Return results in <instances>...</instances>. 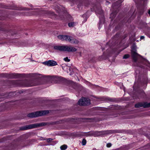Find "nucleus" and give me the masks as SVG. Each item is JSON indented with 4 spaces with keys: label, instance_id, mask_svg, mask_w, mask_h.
Returning a JSON list of instances; mask_svg holds the SVG:
<instances>
[{
    "label": "nucleus",
    "instance_id": "1",
    "mask_svg": "<svg viewBox=\"0 0 150 150\" xmlns=\"http://www.w3.org/2000/svg\"><path fill=\"white\" fill-rule=\"evenodd\" d=\"M47 123L45 122H42L39 123H35L21 127H20V130H26L40 127L45 126L47 125Z\"/></svg>",
    "mask_w": 150,
    "mask_h": 150
},
{
    "label": "nucleus",
    "instance_id": "2",
    "mask_svg": "<svg viewBox=\"0 0 150 150\" xmlns=\"http://www.w3.org/2000/svg\"><path fill=\"white\" fill-rule=\"evenodd\" d=\"M49 113V111L48 110H41L30 113L28 115V116L31 118L36 117L47 115Z\"/></svg>",
    "mask_w": 150,
    "mask_h": 150
},
{
    "label": "nucleus",
    "instance_id": "3",
    "mask_svg": "<svg viewBox=\"0 0 150 150\" xmlns=\"http://www.w3.org/2000/svg\"><path fill=\"white\" fill-rule=\"evenodd\" d=\"M78 103L80 105H88L90 104V101L88 98H82L79 100Z\"/></svg>",
    "mask_w": 150,
    "mask_h": 150
},
{
    "label": "nucleus",
    "instance_id": "4",
    "mask_svg": "<svg viewBox=\"0 0 150 150\" xmlns=\"http://www.w3.org/2000/svg\"><path fill=\"white\" fill-rule=\"evenodd\" d=\"M131 55L132 59L135 62L137 61L138 57L140 56V55L136 52V50L135 47H133L132 49Z\"/></svg>",
    "mask_w": 150,
    "mask_h": 150
},
{
    "label": "nucleus",
    "instance_id": "5",
    "mask_svg": "<svg viewBox=\"0 0 150 150\" xmlns=\"http://www.w3.org/2000/svg\"><path fill=\"white\" fill-rule=\"evenodd\" d=\"M45 64L47 65L48 66H54L57 65V62L54 60H49L46 61L44 62Z\"/></svg>",
    "mask_w": 150,
    "mask_h": 150
},
{
    "label": "nucleus",
    "instance_id": "6",
    "mask_svg": "<svg viewBox=\"0 0 150 150\" xmlns=\"http://www.w3.org/2000/svg\"><path fill=\"white\" fill-rule=\"evenodd\" d=\"M71 36L68 35H59L58 36L59 39L62 41L66 40L69 42Z\"/></svg>",
    "mask_w": 150,
    "mask_h": 150
},
{
    "label": "nucleus",
    "instance_id": "7",
    "mask_svg": "<svg viewBox=\"0 0 150 150\" xmlns=\"http://www.w3.org/2000/svg\"><path fill=\"white\" fill-rule=\"evenodd\" d=\"M115 131L113 130H110L109 131H100L99 132V135H104L105 134H110L114 133Z\"/></svg>",
    "mask_w": 150,
    "mask_h": 150
},
{
    "label": "nucleus",
    "instance_id": "8",
    "mask_svg": "<svg viewBox=\"0 0 150 150\" xmlns=\"http://www.w3.org/2000/svg\"><path fill=\"white\" fill-rule=\"evenodd\" d=\"M135 108H138L142 107H143L144 108H147V102H144V103H139L136 104L135 105Z\"/></svg>",
    "mask_w": 150,
    "mask_h": 150
},
{
    "label": "nucleus",
    "instance_id": "9",
    "mask_svg": "<svg viewBox=\"0 0 150 150\" xmlns=\"http://www.w3.org/2000/svg\"><path fill=\"white\" fill-rule=\"evenodd\" d=\"M59 77L57 76H52L50 77V80L54 82L57 83L59 82Z\"/></svg>",
    "mask_w": 150,
    "mask_h": 150
},
{
    "label": "nucleus",
    "instance_id": "10",
    "mask_svg": "<svg viewBox=\"0 0 150 150\" xmlns=\"http://www.w3.org/2000/svg\"><path fill=\"white\" fill-rule=\"evenodd\" d=\"M70 39H69V42L71 43L77 44L79 43V41L74 38H73L72 37H71Z\"/></svg>",
    "mask_w": 150,
    "mask_h": 150
},
{
    "label": "nucleus",
    "instance_id": "11",
    "mask_svg": "<svg viewBox=\"0 0 150 150\" xmlns=\"http://www.w3.org/2000/svg\"><path fill=\"white\" fill-rule=\"evenodd\" d=\"M63 46H55L54 47V49L60 51H63Z\"/></svg>",
    "mask_w": 150,
    "mask_h": 150
},
{
    "label": "nucleus",
    "instance_id": "12",
    "mask_svg": "<svg viewBox=\"0 0 150 150\" xmlns=\"http://www.w3.org/2000/svg\"><path fill=\"white\" fill-rule=\"evenodd\" d=\"M69 52H74L76 51H77V49L74 47L69 46Z\"/></svg>",
    "mask_w": 150,
    "mask_h": 150
},
{
    "label": "nucleus",
    "instance_id": "13",
    "mask_svg": "<svg viewBox=\"0 0 150 150\" xmlns=\"http://www.w3.org/2000/svg\"><path fill=\"white\" fill-rule=\"evenodd\" d=\"M69 46L67 45L63 46V51L69 52Z\"/></svg>",
    "mask_w": 150,
    "mask_h": 150
},
{
    "label": "nucleus",
    "instance_id": "14",
    "mask_svg": "<svg viewBox=\"0 0 150 150\" xmlns=\"http://www.w3.org/2000/svg\"><path fill=\"white\" fill-rule=\"evenodd\" d=\"M67 81V80L66 79L64 78L59 77V82H62V83H65Z\"/></svg>",
    "mask_w": 150,
    "mask_h": 150
},
{
    "label": "nucleus",
    "instance_id": "15",
    "mask_svg": "<svg viewBox=\"0 0 150 150\" xmlns=\"http://www.w3.org/2000/svg\"><path fill=\"white\" fill-rule=\"evenodd\" d=\"M67 146L66 145H64L60 147V148L62 150H64L67 149Z\"/></svg>",
    "mask_w": 150,
    "mask_h": 150
},
{
    "label": "nucleus",
    "instance_id": "16",
    "mask_svg": "<svg viewBox=\"0 0 150 150\" xmlns=\"http://www.w3.org/2000/svg\"><path fill=\"white\" fill-rule=\"evenodd\" d=\"M146 34L150 37V28H149L147 29V30L146 32Z\"/></svg>",
    "mask_w": 150,
    "mask_h": 150
},
{
    "label": "nucleus",
    "instance_id": "17",
    "mask_svg": "<svg viewBox=\"0 0 150 150\" xmlns=\"http://www.w3.org/2000/svg\"><path fill=\"white\" fill-rule=\"evenodd\" d=\"M129 57V55L128 54H126L123 57V59H126L128 58Z\"/></svg>",
    "mask_w": 150,
    "mask_h": 150
},
{
    "label": "nucleus",
    "instance_id": "18",
    "mask_svg": "<svg viewBox=\"0 0 150 150\" xmlns=\"http://www.w3.org/2000/svg\"><path fill=\"white\" fill-rule=\"evenodd\" d=\"M74 25V23H69L68 24V25H69V27H73Z\"/></svg>",
    "mask_w": 150,
    "mask_h": 150
},
{
    "label": "nucleus",
    "instance_id": "19",
    "mask_svg": "<svg viewBox=\"0 0 150 150\" xmlns=\"http://www.w3.org/2000/svg\"><path fill=\"white\" fill-rule=\"evenodd\" d=\"M86 140L85 139H83L82 141V144L83 145H85L86 143Z\"/></svg>",
    "mask_w": 150,
    "mask_h": 150
},
{
    "label": "nucleus",
    "instance_id": "20",
    "mask_svg": "<svg viewBox=\"0 0 150 150\" xmlns=\"http://www.w3.org/2000/svg\"><path fill=\"white\" fill-rule=\"evenodd\" d=\"M64 59L65 61L67 62H69L70 61V60L68 58V57H66L65 58H64Z\"/></svg>",
    "mask_w": 150,
    "mask_h": 150
},
{
    "label": "nucleus",
    "instance_id": "21",
    "mask_svg": "<svg viewBox=\"0 0 150 150\" xmlns=\"http://www.w3.org/2000/svg\"><path fill=\"white\" fill-rule=\"evenodd\" d=\"M52 140L53 139L51 138L47 139V142H52Z\"/></svg>",
    "mask_w": 150,
    "mask_h": 150
},
{
    "label": "nucleus",
    "instance_id": "22",
    "mask_svg": "<svg viewBox=\"0 0 150 150\" xmlns=\"http://www.w3.org/2000/svg\"><path fill=\"white\" fill-rule=\"evenodd\" d=\"M110 18H113V17H114L115 16H114V13H111V14L110 15Z\"/></svg>",
    "mask_w": 150,
    "mask_h": 150
},
{
    "label": "nucleus",
    "instance_id": "23",
    "mask_svg": "<svg viewBox=\"0 0 150 150\" xmlns=\"http://www.w3.org/2000/svg\"><path fill=\"white\" fill-rule=\"evenodd\" d=\"M111 146V144L110 143H109L107 144V146L108 147H110Z\"/></svg>",
    "mask_w": 150,
    "mask_h": 150
},
{
    "label": "nucleus",
    "instance_id": "24",
    "mask_svg": "<svg viewBox=\"0 0 150 150\" xmlns=\"http://www.w3.org/2000/svg\"><path fill=\"white\" fill-rule=\"evenodd\" d=\"M35 85L34 84H26L25 85V86H35Z\"/></svg>",
    "mask_w": 150,
    "mask_h": 150
},
{
    "label": "nucleus",
    "instance_id": "25",
    "mask_svg": "<svg viewBox=\"0 0 150 150\" xmlns=\"http://www.w3.org/2000/svg\"><path fill=\"white\" fill-rule=\"evenodd\" d=\"M147 108L150 107V102L149 103H147Z\"/></svg>",
    "mask_w": 150,
    "mask_h": 150
},
{
    "label": "nucleus",
    "instance_id": "26",
    "mask_svg": "<svg viewBox=\"0 0 150 150\" xmlns=\"http://www.w3.org/2000/svg\"><path fill=\"white\" fill-rule=\"evenodd\" d=\"M144 37L143 36H141V37H140V39L141 40L143 39H144Z\"/></svg>",
    "mask_w": 150,
    "mask_h": 150
},
{
    "label": "nucleus",
    "instance_id": "27",
    "mask_svg": "<svg viewBox=\"0 0 150 150\" xmlns=\"http://www.w3.org/2000/svg\"><path fill=\"white\" fill-rule=\"evenodd\" d=\"M148 13L150 15V9L149 10Z\"/></svg>",
    "mask_w": 150,
    "mask_h": 150
},
{
    "label": "nucleus",
    "instance_id": "28",
    "mask_svg": "<svg viewBox=\"0 0 150 150\" xmlns=\"http://www.w3.org/2000/svg\"><path fill=\"white\" fill-rule=\"evenodd\" d=\"M69 70L70 71H71V68L70 67H69Z\"/></svg>",
    "mask_w": 150,
    "mask_h": 150
},
{
    "label": "nucleus",
    "instance_id": "29",
    "mask_svg": "<svg viewBox=\"0 0 150 150\" xmlns=\"http://www.w3.org/2000/svg\"><path fill=\"white\" fill-rule=\"evenodd\" d=\"M86 119H87V120L89 119V120H91V119H90V118H86Z\"/></svg>",
    "mask_w": 150,
    "mask_h": 150
},
{
    "label": "nucleus",
    "instance_id": "30",
    "mask_svg": "<svg viewBox=\"0 0 150 150\" xmlns=\"http://www.w3.org/2000/svg\"><path fill=\"white\" fill-rule=\"evenodd\" d=\"M86 16V14H84V15H83V17H85Z\"/></svg>",
    "mask_w": 150,
    "mask_h": 150
},
{
    "label": "nucleus",
    "instance_id": "31",
    "mask_svg": "<svg viewBox=\"0 0 150 150\" xmlns=\"http://www.w3.org/2000/svg\"><path fill=\"white\" fill-rule=\"evenodd\" d=\"M2 98V97H0V98Z\"/></svg>",
    "mask_w": 150,
    "mask_h": 150
},
{
    "label": "nucleus",
    "instance_id": "32",
    "mask_svg": "<svg viewBox=\"0 0 150 150\" xmlns=\"http://www.w3.org/2000/svg\"><path fill=\"white\" fill-rule=\"evenodd\" d=\"M1 100H0V101H1Z\"/></svg>",
    "mask_w": 150,
    "mask_h": 150
}]
</instances>
